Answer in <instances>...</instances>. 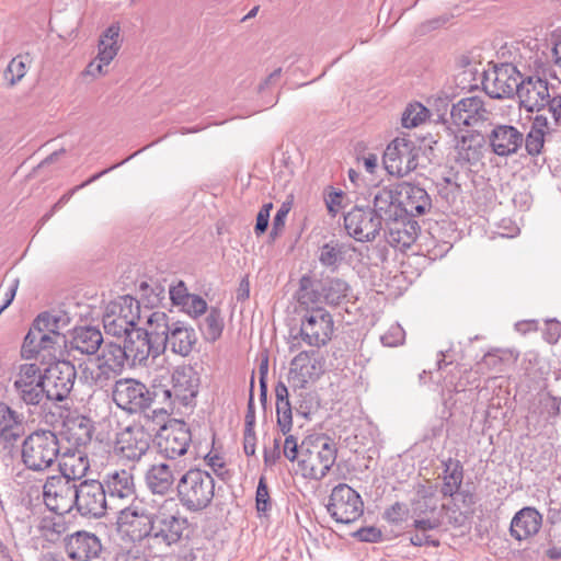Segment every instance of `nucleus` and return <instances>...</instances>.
Instances as JSON below:
<instances>
[{
    "instance_id": "1",
    "label": "nucleus",
    "mask_w": 561,
    "mask_h": 561,
    "mask_svg": "<svg viewBox=\"0 0 561 561\" xmlns=\"http://www.w3.org/2000/svg\"><path fill=\"white\" fill-rule=\"evenodd\" d=\"M168 371L152 379L156 401L164 413L172 412L181 407H192L198 393L199 377L197 371L190 365L178 366L170 377Z\"/></svg>"
},
{
    "instance_id": "2",
    "label": "nucleus",
    "mask_w": 561,
    "mask_h": 561,
    "mask_svg": "<svg viewBox=\"0 0 561 561\" xmlns=\"http://www.w3.org/2000/svg\"><path fill=\"white\" fill-rule=\"evenodd\" d=\"M180 504L191 513L206 510L215 496V479L199 468H191L182 473L176 483Z\"/></svg>"
},
{
    "instance_id": "3",
    "label": "nucleus",
    "mask_w": 561,
    "mask_h": 561,
    "mask_svg": "<svg viewBox=\"0 0 561 561\" xmlns=\"http://www.w3.org/2000/svg\"><path fill=\"white\" fill-rule=\"evenodd\" d=\"M336 459L335 445L325 436L308 437L300 445L298 471L305 479H323Z\"/></svg>"
},
{
    "instance_id": "4",
    "label": "nucleus",
    "mask_w": 561,
    "mask_h": 561,
    "mask_svg": "<svg viewBox=\"0 0 561 561\" xmlns=\"http://www.w3.org/2000/svg\"><path fill=\"white\" fill-rule=\"evenodd\" d=\"M140 322V304L128 295L111 301L103 314L105 333L117 337L129 334Z\"/></svg>"
},
{
    "instance_id": "5",
    "label": "nucleus",
    "mask_w": 561,
    "mask_h": 561,
    "mask_svg": "<svg viewBox=\"0 0 561 561\" xmlns=\"http://www.w3.org/2000/svg\"><path fill=\"white\" fill-rule=\"evenodd\" d=\"M58 438L50 431H38L28 435L22 444V461L33 471H44L58 458Z\"/></svg>"
},
{
    "instance_id": "6",
    "label": "nucleus",
    "mask_w": 561,
    "mask_h": 561,
    "mask_svg": "<svg viewBox=\"0 0 561 561\" xmlns=\"http://www.w3.org/2000/svg\"><path fill=\"white\" fill-rule=\"evenodd\" d=\"M116 512L118 529L130 539V542L140 543L152 533V515L142 500L133 502Z\"/></svg>"
},
{
    "instance_id": "7",
    "label": "nucleus",
    "mask_w": 561,
    "mask_h": 561,
    "mask_svg": "<svg viewBox=\"0 0 561 561\" xmlns=\"http://www.w3.org/2000/svg\"><path fill=\"white\" fill-rule=\"evenodd\" d=\"M112 397L119 409L129 413L142 412L157 403L153 388L150 391L145 383L130 378L117 380Z\"/></svg>"
},
{
    "instance_id": "8",
    "label": "nucleus",
    "mask_w": 561,
    "mask_h": 561,
    "mask_svg": "<svg viewBox=\"0 0 561 561\" xmlns=\"http://www.w3.org/2000/svg\"><path fill=\"white\" fill-rule=\"evenodd\" d=\"M420 148L407 138H396L386 148L383 167L390 175L403 178L417 167Z\"/></svg>"
},
{
    "instance_id": "9",
    "label": "nucleus",
    "mask_w": 561,
    "mask_h": 561,
    "mask_svg": "<svg viewBox=\"0 0 561 561\" xmlns=\"http://www.w3.org/2000/svg\"><path fill=\"white\" fill-rule=\"evenodd\" d=\"M327 510L336 523L351 524L362 516L364 503L354 489L340 483L333 488Z\"/></svg>"
},
{
    "instance_id": "10",
    "label": "nucleus",
    "mask_w": 561,
    "mask_h": 561,
    "mask_svg": "<svg viewBox=\"0 0 561 561\" xmlns=\"http://www.w3.org/2000/svg\"><path fill=\"white\" fill-rule=\"evenodd\" d=\"M101 482L110 510L118 511L133 502L141 501L136 494L134 476L128 470H112L103 477Z\"/></svg>"
},
{
    "instance_id": "11",
    "label": "nucleus",
    "mask_w": 561,
    "mask_h": 561,
    "mask_svg": "<svg viewBox=\"0 0 561 561\" xmlns=\"http://www.w3.org/2000/svg\"><path fill=\"white\" fill-rule=\"evenodd\" d=\"M334 323L328 310L321 307L307 309L300 323L304 342L313 347H321L332 337Z\"/></svg>"
},
{
    "instance_id": "12",
    "label": "nucleus",
    "mask_w": 561,
    "mask_h": 561,
    "mask_svg": "<svg viewBox=\"0 0 561 561\" xmlns=\"http://www.w3.org/2000/svg\"><path fill=\"white\" fill-rule=\"evenodd\" d=\"M191 442V431L185 422L180 420H172L161 427L157 437L159 453L172 462H176V458L188 453Z\"/></svg>"
},
{
    "instance_id": "13",
    "label": "nucleus",
    "mask_w": 561,
    "mask_h": 561,
    "mask_svg": "<svg viewBox=\"0 0 561 561\" xmlns=\"http://www.w3.org/2000/svg\"><path fill=\"white\" fill-rule=\"evenodd\" d=\"M78 483L61 474L47 478L43 499L49 511L59 515L69 513L76 503Z\"/></svg>"
},
{
    "instance_id": "14",
    "label": "nucleus",
    "mask_w": 561,
    "mask_h": 561,
    "mask_svg": "<svg viewBox=\"0 0 561 561\" xmlns=\"http://www.w3.org/2000/svg\"><path fill=\"white\" fill-rule=\"evenodd\" d=\"M76 379L75 366L67 360H57L44 370V399L62 401L70 393Z\"/></svg>"
},
{
    "instance_id": "15",
    "label": "nucleus",
    "mask_w": 561,
    "mask_h": 561,
    "mask_svg": "<svg viewBox=\"0 0 561 561\" xmlns=\"http://www.w3.org/2000/svg\"><path fill=\"white\" fill-rule=\"evenodd\" d=\"M75 506L81 516L100 518L110 508L101 481L84 480L77 486Z\"/></svg>"
},
{
    "instance_id": "16",
    "label": "nucleus",
    "mask_w": 561,
    "mask_h": 561,
    "mask_svg": "<svg viewBox=\"0 0 561 561\" xmlns=\"http://www.w3.org/2000/svg\"><path fill=\"white\" fill-rule=\"evenodd\" d=\"M66 344L64 334H47L31 327L22 344L21 354L26 359H56L61 346Z\"/></svg>"
},
{
    "instance_id": "17",
    "label": "nucleus",
    "mask_w": 561,
    "mask_h": 561,
    "mask_svg": "<svg viewBox=\"0 0 561 561\" xmlns=\"http://www.w3.org/2000/svg\"><path fill=\"white\" fill-rule=\"evenodd\" d=\"M14 388L26 404H39L44 400V373L36 364H21L14 377Z\"/></svg>"
},
{
    "instance_id": "18",
    "label": "nucleus",
    "mask_w": 561,
    "mask_h": 561,
    "mask_svg": "<svg viewBox=\"0 0 561 561\" xmlns=\"http://www.w3.org/2000/svg\"><path fill=\"white\" fill-rule=\"evenodd\" d=\"M520 73L512 65H502L488 73L483 82L485 93L492 99H504L517 95Z\"/></svg>"
},
{
    "instance_id": "19",
    "label": "nucleus",
    "mask_w": 561,
    "mask_h": 561,
    "mask_svg": "<svg viewBox=\"0 0 561 561\" xmlns=\"http://www.w3.org/2000/svg\"><path fill=\"white\" fill-rule=\"evenodd\" d=\"M347 233L359 242L373 241L380 232V219L369 208L354 207L344 216Z\"/></svg>"
},
{
    "instance_id": "20",
    "label": "nucleus",
    "mask_w": 561,
    "mask_h": 561,
    "mask_svg": "<svg viewBox=\"0 0 561 561\" xmlns=\"http://www.w3.org/2000/svg\"><path fill=\"white\" fill-rule=\"evenodd\" d=\"M150 435L139 424H133L122 430L116 437L115 450L130 461H138L148 451Z\"/></svg>"
},
{
    "instance_id": "21",
    "label": "nucleus",
    "mask_w": 561,
    "mask_h": 561,
    "mask_svg": "<svg viewBox=\"0 0 561 561\" xmlns=\"http://www.w3.org/2000/svg\"><path fill=\"white\" fill-rule=\"evenodd\" d=\"M369 196L373 202V215L380 219V224L397 221L402 216L401 204L399 202L398 186H376L370 191Z\"/></svg>"
},
{
    "instance_id": "22",
    "label": "nucleus",
    "mask_w": 561,
    "mask_h": 561,
    "mask_svg": "<svg viewBox=\"0 0 561 561\" xmlns=\"http://www.w3.org/2000/svg\"><path fill=\"white\" fill-rule=\"evenodd\" d=\"M550 90L548 81L538 76H527L522 78L517 96L519 104L527 112H540L545 110Z\"/></svg>"
},
{
    "instance_id": "23",
    "label": "nucleus",
    "mask_w": 561,
    "mask_h": 561,
    "mask_svg": "<svg viewBox=\"0 0 561 561\" xmlns=\"http://www.w3.org/2000/svg\"><path fill=\"white\" fill-rule=\"evenodd\" d=\"M485 140L494 154L510 157L517 153L523 146L524 134L515 126L497 124L490 130Z\"/></svg>"
},
{
    "instance_id": "24",
    "label": "nucleus",
    "mask_w": 561,
    "mask_h": 561,
    "mask_svg": "<svg viewBox=\"0 0 561 561\" xmlns=\"http://www.w3.org/2000/svg\"><path fill=\"white\" fill-rule=\"evenodd\" d=\"M486 140L478 131H469L456 136V161L462 167H473L484 157Z\"/></svg>"
},
{
    "instance_id": "25",
    "label": "nucleus",
    "mask_w": 561,
    "mask_h": 561,
    "mask_svg": "<svg viewBox=\"0 0 561 561\" xmlns=\"http://www.w3.org/2000/svg\"><path fill=\"white\" fill-rule=\"evenodd\" d=\"M490 111L482 98H463L453 105L450 117L457 126H474L489 119Z\"/></svg>"
},
{
    "instance_id": "26",
    "label": "nucleus",
    "mask_w": 561,
    "mask_h": 561,
    "mask_svg": "<svg viewBox=\"0 0 561 561\" xmlns=\"http://www.w3.org/2000/svg\"><path fill=\"white\" fill-rule=\"evenodd\" d=\"M181 462L163 461L150 466L146 473L148 489L154 493L164 495L169 493L175 482V474L183 471Z\"/></svg>"
},
{
    "instance_id": "27",
    "label": "nucleus",
    "mask_w": 561,
    "mask_h": 561,
    "mask_svg": "<svg viewBox=\"0 0 561 561\" xmlns=\"http://www.w3.org/2000/svg\"><path fill=\"white\" fill-rule=\"evenodd\" d=\"M322 373L321 360L316 352L302 351L290 362L289 380L296 387H305L310 380L317 379Z\"/></svg>"
},
{
    "instance_id": "28",
    "label": "nucleus",
    "mask_w": 561,
    "mask_h": 561,
    "mask_svg": "<svg viewBox=\"0 0 561 561\" xmlns=\"http://www.w3.org/2000/svg\"><path fill=\"white\" fill-rule=\"evenodd\" d=\"M124 346L130 366L146 365L150 356L156 358L162 354L156 350L157 343L138 328L126 335Z\"/></svg>"
},
{
    "instance_id": "29",
    "label": "nucleus",
    "mask_w": 561,
    "mask_h": 561,
    "mask_svg": "<svg viewBox=\"0 0 561 561\" xmlns=\"http://www.w3.org/2000/svg\"><path fill=\"white\" fill-rule=\"evenodd\" d=\"M196 340L194 329L184 322L175 321L170 332L163 336V341L157 343L156 350L163 353L169 346L174 354L187 356L192 352Z\"/></svg>"
},
{
    "instance_id": "30",
    "label": "nucleus",
    "mask_w": 561,
    "mask_h": 561,
    "mask_svg": "<svg viewBox=\"0 0 561 561\" xmlns=\"http://www.w3.org/2000/svg\"><path fill=\"white\" fill-rule=\"evenodd\" d=\"M65 546L68 557L77 561L96 558L102 550L100 539L88 531H77L67 536Z\"/></svg>"
},
{
    "instance_id": "31",
    "label": "nucleus",
    "mask_w": 561,
    "mask_h": 561,
    "mask_svg": "<svg viewBox=\"0 0 561 561\" xmlns=\"http://www.w3.org/2000/svg\"><path fill=\"white\" fill-rule=\"evenodd\" d=\"M541 525L542 515L535 507L526 506L513 516L510 533L514 539L523 541L535 536Z\"/></svg>"
},
{
    "instance_id": "32",
    "label": "nucleus",
    "mask_w": 561,
    "mask_h": 561,
    "mask_svg": "<svg viewBox=\"0 0 561 561\" xmlns=\"http://www.w3.org/2000/svg\"><path fill=\"white\" fill-rule=\"evenodd\" d=\"M399 202L402 214L420 216L431 208V198L427 192L411 183H401L399 185Z\"/></svg>"
},
{
    "instance_id": "33",
    "label": "nucleus",
    "mask_w": 561,
    "mask_h": 561,
    "mask_svg": "<svg viewBox=\"0 0 561 561\" xmlns=\"http://www.w3.org/2000/svg\"><path fill=\"white\" fill-rule=\"evenodd\" d=\"M60 474L72 480H81L90 468V461L87 454L81 449L67 448L59 453Z\"/></svg>"
},
{
    "instance_id": "34",
    "label": "nucleus",
    "mask_w": 561,
    "mask_h": 561,
    "mask_svg": "<svg viewBox=\"0 0 561 561\" xmlns=\"http://www.w3.org/2000/svg\"><path fill=\"white\" fill-rule=\"evenodd\" d=\"M187 527V520L184 517L173 514L160 513L153 522V537L160 538L167 545L178 542Z\"/></svg>"
},
{
    "instance_id": "35",
    "label": "nucleus",
    "mask_w": 561,
    "mask_h": 561,
    "mask_svg": "<svg viewBox=\"0 0 561 561\" xmlns=\"http://www.w3.org/2000/svg\"><path fill=\"white\" fill-rule=\"evenodd\" d=\"M175 320L171 319L163 311H152L149 309L141 310V322L142 327L138 329H142V332L154 343L159 341H163V336L167 335Z\"/></svg>"
},
{
    "instance_id": "36",
    "label": "nucleus",
    "mask_w": 561,
    "mask_h": 561,
    "mask_svg": "<svg viewBox=\"0 0 561 561\" xmlns=\"http://www.w3.org/2000/svg\"><path fill=\"white\" fill-rule=\"evenodd\" d=\"M125 364H129L125 346L116 342H106L102 348L101 356L98 358V368L102 374H118Z\"/></svg>"
},
{
    "instance_id": "37",
    "label": "nucleus",
    "mask_w": 561,
    "mask_h": 561,
    "mask_svg": "<svg viewBox=\"0 0 561 561\" xmlns=\"http://www.w3.org/2000/svg\"><path fill=\"white\" fill-rule=\"evenodd\" d=\"M103 342L100 330L93 327L76 328L70 340V348L81 354H94Z\"/></svg>"
},
{
    "instance_id": "38",
    "label": "nucleus",
    "mask_w": 561,
    "mask_h": 561,
    "mask_svg": "<svg viewBox=\"0 0 561 561\" xmlns=\"http://www.w3.org/2000/svg\"><path fill=\"white\" fill-rule=\"evenodd\" d=\"M552 126L545 115H537L533 122L531 128L527 136H524V144L530 156H538L545 145V136L552 131Z\"/></svg>"
},
{
    "instance_id": "39",
    "label": "nucleus",
    "mask_w": 561,
    "mask_h": 561,
    "mask_svg": "<svg viewBox=\"0 0 561 561\" xmlns=\"http://www.w3.org/2000/svg\"><path fill=\"white\" fill-rule=\"evenodd\" d=\"M23 433L20 416L8 405L0 403V442L14 443Z\"/></svg>"
},
{
    "instance_id": "40",
    "label": "nucleus",
    "mask_w": 561,
    "mask_h": 561,
    "mask_svg": "<svg viewBox=\"0 0 561 561\" xmlns=\"http://www.w3.org/2000/svg\"><path fill=\"white\" fill-rule=\"evenodd\" d=\"M70 324V316L64 310H53L37 316L32 327L47 334H62L61 331Z\"/></svg>"
},
{
    "instance_id": "41",
    "label": "nucleus",
    "mask_w": 561,
    "mask_h": 561,
    "mask_svg": "<svg viewBox=\"0 0 561 561\" xmlns=\"http://www.w3.org/2000/svg\"><path fill=\"white\" fill-rule=\"evenodd\" d=\"M119 25L112 24L100 36L98 44V57L103 64H111L119 50Z\"/></svg>"
},
{
    "instance_id": "42",
    "label": "nucleus",
    "mask_w": 561,
    "mask_h": 561,
    "mask_svg": "<svg viewBox=\"0 0 561 561\" xmlns=\"http://www.w3.org/2000/svg\"><path fill=\"white\" fill-rule=\"evenodd\" d=\"M321 291L327 304L337 306L348 298L351 288L345 280L331 278L323 283Z\"/></svg>"
},
{
    "instance_id": "43",
    "label": "nucleus",
    "mask_w": 561,
    "mask_h": 561,
    "mask_svg": "<svg viewBox=\"0 0 561 561\" xmlns=\"http://www.w3.org/2000/svg\"><path fill=\"white\" fill-rule=\"evenodd\" d=\"M444 473L445 476L442 493L444 496H453L461 486L463 478L462 467L459 461L449 459L447 462H445Z\"/></svg>"
},
{
    "instance_id": "44",
    "label": "nucleus",
    "mask_w": 561,
    "mask_h": 561,
    "mask_svg": "<svg viewBox=\"0 0 561 561\" xmlns=\"http://www.w3.org/2000/svg\"><path fill=\"white\" fill-rule=\"evenodd\" d=\"M30 64L31 57L28 54L18 55L12 58L3 75L7 82L11 87L20 82L26 75Z\"/></svg>"
},
{
    "instance_id": "45",
    "label": "nucleus",
    "mask_w": 561,
    "mask_h": 561,
    "mask_svg": "<svg viewBox=\"0 0 561 561\" xmlns=\"http://www.w3.org/2000/svg\"><path fill=\"white\" fill-rule=\"evenodd\" d=\"M346 248L337 242L325 243L319 252V261L325 266L335 270L343 261Z\"/></svg>"
},
{
    "instance_id": "46",
    "label": "nucleus",
    "mask_w": 561,
    "mask_h": 561,
    "mask_svg": "<svg viewBox=\"0 0 561 561\" xmlns=\"http://www.w3.org/2000/svg\"><path fill=\"white\" fill-rule=\"evenodd\" d=\"M224 321L218 309H210L207 313L204 322L201 325V330L208 341H216L222 332Z\"/></svg>"
},
{
    "instance_id": "47",
    "label": "nucleus",
    "mask_w": 561,
    "mask_h": 561,
    "mask_svg": "<svg viewBox=\"0 0 561 561\" xmlns=\"http://www.w3.org/2000/svg\"><path fill=\"white\" fill-rule=\"evenodd\" d=\"M113 561H148V557L140 543L126 542L116 549Z\"/></svg>"
},
{
    "instance_id": "48",
    "label": "nucleus",
    "mask_w": 561,
    "mask_h": 561,
    "mask_svg": "<svg viewBox=\"0 0 561 561\" xmlns=\"http://www.w3.org/2000/svg\"><path fill=\"white\" fill-rule=\"evenodd\" d=\"M427 108L421 103L410 104L402 114V125L405 128H414L427 118Z\"/></svg>"
},
{
    "instance_id": "49",
    "label": "nucleus",
    "mask_w": 561,
    "mask_h": 561,
    "mask_svg": "<svg viewBox=\"0 0 561 561\" xmlns=\"http://www.w3.org/2000/svg\"><path fill=\"white\" fill-rule=\"evenodd\" d=\"M545 110L550 114L548 122L552 129L561 127V94L557 93L554 89H552V93L548 98L547 104H545Z\"/></svg>"
},
{
    "instance_id": "50",
    "label": "nucleus",
    "mask_w": 561,
    "mask_h": 561,
    "mask_svg": "<svg viewBox=\"0 0 561 561\" xmlns=\"http://www.w3.org/2000/svg\"><path fill=\"white\" fill-rule=\"evenodd\" d=\"M256 510L260 515H266L272 508L266 479L261 477L255 493Z\"/></svg>"
},
{
    "instance_id": "51",
    "label": "nucleus",
    "mask_w": 561,
    "mask_h": 561,
    "mask_svg": "<svg viewBox=\"0 0 561 561\" xmlns=\"http://www.w3.org/2000/svg\"><path fill=\"white\" fill-rule=\"evenodd\" d=\"M181 310L188 316L196 318L206 312L207 302L202 297L191 294L181 305Z\"/></svg>"
},
{
    "instance_id": "52",
    "label": "nucleus",
    "mask_w": 561,
    "mask_h": 561,
    "mask_svg": "<svg viewBox=\"0 0 561 561\" xmlns=\"http://www.w3.org/2000/svg\"><path fill=\"white\" fill-rule=\"evenodd\" d=\"M405 332L398 323L391 324L390 328L380 337L381 343L388 347H396L403 343Z\"/></svg>"
},
{
    "instance_id": "53",
    "label": "nucleus",
    "mask_w": 561,
    "mask_h": 561,
    "mask_svg": "<svg viewBox=\"0 0 561 561\" xmlns=\"http://www.w3.org/2000/svg\"><path fill=\"white\" fill-rule=\"evenodd\" d=\"M413 517V527L427 534V531L436 529L440 526V518L438 515H414Z\"/></svg>"
},
{
    "instance_id": "54",
    "label": "nucleus",
    "mask_w": 561,
    "mask_h": 561,
    "mask_svg": "<svg viewBox=\"0 0 561 561\" xmlns=\"http://www.w3.org/2000/svg\"><path fill=\"white\" fill-rule=\"evenodd\" d=\"M409 508L403 503H394L386 512L385 517L389 523L400 524L408 519Z\"/></svg>"
},
{
    "instance_id": "55",
    "label": "nucleus",
    "mask_w": 561,
    "mask_h": 561,
    "mask_svg": "<svg viewBox=\"0 0 561 561\" xmlns=\"http://www.w3.org/2000/svg\"><path fill=\"white\" fill-rule=\"evenodd\" d=\"M412 516L414 515H438L437 501L413 500L411 503Z\"/></svg>"
},
{
    "instance_id": "56",
    "label": "nucleus",
    "mask_w": 561,
    "mask_h": 561,
    "mask_svg": "<svg viewBox=\"0 0 561 561\" xmlns=\"http://www.w3.org/2000/svg\"><path fill=\"white\" fill-rule=\"evenodd\" d=\"M502 356L500 355L499 351L495 352H489L485 354L479 363V369L483 371L485 368H488L491 371H501L502 370Z\"/></svg>"
},
{
    "instance_id": "57",
    "label": "nucleus",
    "mask_w": 561,
    "mask_h": 561,
    "mask_svg": "<svg viewBox=\"0 0 561 561\" xmlns=\"http://www.w3.org/2000/svg\"><path fill=\"white\" fill-rule=\"evenodd\" d=\"M344 193L342 191H331L325 197V205L329 214L335 217L343 208Z\"/></svg>"
},
{
    "instance_id": "58",
    "label": "nucleus",
    "mask_w": 561,
    "mask_h": 561,
    "mask_svg": "<svg viewBox=\"0 0 561 561\" xmlns=\"http://www.w3.org/2000/svg\"><path fill=\"white\" fill-rule=\"evenodd\" d=\"M288 213L289 207L285 204H283L282 207L276 211L271 230V237L273 239L277 238L278 234L283 231Z\"/></svg>"
},
{
    "instance_id": "59",
    "label": "nucleus",
    "mask_w": 561,
    "mask_h": 561,
    "mask_svg": "<svg viewBox=\"0 0 561 561\" xmlns=\"http://www.w3.org/2000/svg\"><path fill=\"white\" fill-rule=\"evenodd\" d=\"M272 208H273L272 203H267V204H264L261 207V209L259 210L257 216H256V224L254 227V231L256 234H262L263 232L266 231V229L268 227L270 213H271Z\"/></svg>"
},
{
    "instance_id": "60",
    "label": "nucleus",
    "mask_w": 561,
    "mask_h": 561,
    "mask_svg": "<svg viewBox=\"0 0 561 561\" xmlns=\"http://www.w3.org/2000/svg\"><path fill=\"white\" fill-rule=\"evenodd\" d=\"M169 295L172 304L181 307V305L186 300V297L191 294L187 291L184 282L180 280L178 284L170 287Z\"/></svg>"
},
{
    "instance_id": "61",
    "label": "nucleus",
    "mask_w": 561,
    "mask_h": 561,
    "mask_svg": "<svg viewBox=\"0 0 561 561\" xmlns=\"http://www.w3.org/2000/svg\"><path fill=\"white\" fill-rule=\"evenodd\" d=\"M283 451H284V456L289 461H295V460L298 461L299 460L300 446L298 445L295 436H293V435L286 436V438L284 440Z\"/></svg>"
},
{
    "instance_id": "62",
    "label": "nucleus",
    "mask_w": 561,
    "mask_h": 561,
    "mask_svg": "<svg viewBox=\"0 0 561 561\" xmlns=\"http://www.w3.org/2000/svg\"><path fill=\"white\" fill-rule=\"evenodd\" d=\"M354 537L364 542H377L381 538V531L374 527H363L354 533Z\"/></svg>"
},
{
    "instance_id": "63",
    "label": "nucleus",
    "mask_w": 561,
    "mask_h": 561,
    "mask_svg": "<svg viewBox=\"0 0 561 561\" xmlns=\"http://www.w3.org/2000/svg\"><path fill=\"white\" fill-rule=\"evenodd\" d=\"M108 65L110 64H103V61H101L100 57L96 56L92 61H90L88 64V66L85 67L84 71H83V75L92 77V78H98L107 72L106 67Z\"/></svg>"
},
{
    "instance_id": "64",
    "label": "nucleus",
    "mask_w": 561,
    "mask_h": 561,
    "mask_svg": "<svg viewBox=\"0 0 561 561\" xmlns=\"http://www.w3.org/2000/svg\"><path fill=\"white\" fill-rule=\"evenodd\" d=\"M547 329L545 339L548 343L554 344L561 337V322L557 320H548L546 322Z\"/></svg>"
}]
</instances>
